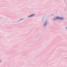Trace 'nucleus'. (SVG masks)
I'll list each match as a JSON object with an SVG mask.
<instances>
[{
	"label": "nucleus",
	"instance_id": "obj_1",
	"mask_svg": "<svg viewBox=\"0 0 67 67\" xmlns=\"http://www.w3.org/2000/svg\"><path fill=\"white\" fill-rule=\"evenodd\" d=\"M58 19L59 20H62L64 19V18L62 17H57L55 18L54 19H53L54 21H56Z\"/></svg>",
	"mask_w": 67,
	"mask_h": 67
},
{
	"label": "nucleus",
	"instance_id": "obj_2",
	"mask_svg": "<svg viewBox=\"0 0 67 67\" xmlns=\"http://www.w3.org/2000/svg\"><path fill=\"white\" fill-rule=\"evenodd\" d=\"M35 15V14H33L32 15H31L30 16H29L28 18H30V17H32V16H34Z\"/></svg>",
	"mask_w": 67,
	"mask_h": 67
},
{
	"label": "nucleus",
	"instance_id": "obj_3",
	"mask_svg": "<svg viewBox=\"0 0 67 67\" xmlns=\"http://www.w3.org/2000/svg\"><path fill=\"white\" fill-rule=\"evenodd\" d=\"M47 21H46L45 22L44 24V26H46V25L47 24Z\"/></svg>",
	"mask_w": 67,
	"mask_h": 67
},
{
	"label": "nucleus",
	"instance_id": "obj_4",
	"mask_svg": "<svg viewBox=\"0 0 67 67\" xmlns=\"http://www.w3.org/2000/svg\"><path fill=\"white\" fill-rule=\"evenodd\" d=\"M1 60H0V62H1Z\"/></svg>",
	"mask_w": 67,
	"mask_h": 67
}]
</instances>
